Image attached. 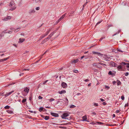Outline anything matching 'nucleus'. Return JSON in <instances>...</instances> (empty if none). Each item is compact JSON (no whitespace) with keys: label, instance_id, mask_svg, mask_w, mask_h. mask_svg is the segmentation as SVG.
I'll list each match as a JSON object with an SVG mask.
<instances>
[{"label":"nucleus","instance_id":"obj_1","mask_svg":"<svg viewBox=\"0 0 129 129\" xmlns=\"http://www.w3.org/2000/svg\"><path fill=\"white\" fill-rule=\"evenodd\" d=\"M9 6L10 7H12L10 9V10L13 11L15 10L16 8V7H15V3L13 1H12L9 4Z\"/></svg>","mask_w":129,"mask_h":129},{"label":"nucleus","instance_id":"obj_2","mask_svg":"<svg viewBox=\"0 0 129 129\" xmlns=\"http://www.w3.org/2000/svg\"><path fill=\"white\" fill-rule=\"evenodd\" d=\"M69 112L64 113L62 115L61 117L62 119H65V118L69 116Z\"/></svg>","mask_w":129,"mask_h":129},{"label":"nucleus","instance_id":"obj_3","mask_svg":"<svg viewBox=\"0 0 129 129\" xmlns=\"http://www.w3.org/2000/svg\"><path fill=\"white\" fill-rule=\"evenodd\" d=\"M55 33V31L52 32L49 35L48 37L45 39L44 40H46L47 39L49 40V38L51 37Z\"/></svg>","mask_w":129,"mask_h":129},{"label":"nucleus","instance_id":"obj_4","mask_svg":"<svg viewBox=\"0 0 129 129\" xmlns=\"http://www.w3.org/2000/svg\"><path fill=\"white\" fill-rule=\"evenodd\" d=\"M109 65L111 67H116V64L113 61L109 63Z\"/></svg>","mask_w":129,"mask_h":129},{"label":"nucleus","instance_id":"obj_5","mask_svg":"<svg viewBox=\"0 0 129 129\" xmlns=\"http://www.w3.org/2000/svg\"><path fill=\"white\" fill-rule=\"evenodd\" d=\"M61 85L63 88H66L67 87V84L65 82H63L61 84Z\"/></svg>","mask_w":129,"mask_h":129},{"label":"nucleus","instance_id":"obj_6","mask_svg":"<svg viewBox=\"0 0 129 129\" xmlns=\"http://www.w3.org/2000/svg\"><path fill=\"white\" fill-rule=\"evenodd\" d=\"M11 18V17L10 16H8L7 17H5L3 20L4 21H7L8 20L10 19Z\"/></svg>","mask_w":129,"mask_h":129},{"label":"nucleus","instance_id":"obj_7","mask_svg":"<svg viewBox=\"0 0 129 129\" xmlns=\"http://www.w3.org/2000/svg\"><path fill=\"white\" fill-rule=\"evenodd\" d=\"M51 114L52 116L55 117H58L59 116L58 114L56 113L51 112Z\"/></svg>","mask_w":129,"mask_h":129},{"label":"nucleus","instance_id":"obj_8","mask_svg":"<svg viewBox=\"0 0 129 129\" xmlns=\"http://www.w3.org/2000/svg\"><path fill=\"white\" fill-rule=\"evenodd\" d=\"M14 92V91H12L10 92L7 93L5 95V96L6 97L7 96H9L10 94H12V93Z\"/></svg>","mask_w":129,"mask_h":129},{"label":"nucleus","instance_id":"obj_9","mask_svg":"<svg viewBox=\"0 0 129 129\" xmlns=\"http://www.w3.org/2000/svg\"><path fill=\"white\" fill-rule=\"evenodd\" d=\"M60 103L61 104H62L63 103V100L62 99H60L59 101H58L57 104H58Z\"/></svg>","mask_w":129,"mask_h":129},{"label":"nucleus","instance_id":"obj_10","mask_svg":"<svg viewBox=\"0 0 129 129\" xmlns=\"http://www.w3.org/2000/svg\"><path fill=\"white\" fill-rule=\"evenodd\" d=\"M92 53L94 54L97 55H102V54L100 52H96L94 51H93Z\"/></svg>","mask_w":129,"mask_h":129},{"label":"nucleus","instance_id":"obj_11","mask_svg":"<svg viewBox=\"0 0 129 129\" xmlns=\"http://www.w3.org/2000/svg\"><path fill=\"white\" fill-rule=\"evenodd\" d=\"M24 91L25 92L28 93L29 91V88L26 87L24 88Z\"/></svg>","mask_w":129,"mask_h":129},{"label":"nucleus","instance_id":"obj_12","mask_svg":"<svg viewBox=\"0 0 129 129\" xmlns=\"http://www.w3.org/2000/svg\"><path fill=\"white\" fill-rule=\"evenodd\" d=\"M35 11L34 9H31L29 10V14H31L32 13H35Z\"/></svg>","mask_w":129,"mask_h":129},{"label":"nucleus","instance_id":"obj_13","mask_svg":"<svg viewBox=\"0 0 129 129\" xmlns=\"http://www.w3.org/2000/svg\"><path fill=\"white\" fill-rule=\"evenodd\" d=\"M66 92V91L65 90H62L61 91H59L58 93H59L60 94H64Z\"/></svg>","mask_w":129,"mask_h":129},{"label":"nucleus","instance_id":"obj_14","mask_svg":"<svg viewBox=\"0 0 129 129\" xmlns=\"http://www.w3.org/2000/svg\"><path fill=\"white\" fill-rule=\"evenodd\" d=\"M122 66L121 65H119L117 67V68L118 71H120L122 69Z\"/></svg>","mask_w":129,"mask_h":129},{"label":"nucleus","instance_id":"obj_15","mask_svg":"<svg viewBox=\"0 0 129 129\" xmlns=\"http://www.w3.org/2000/svg\"><path fill=\"white\" fill-rule=\"evenodd\" d=\"M104 57L105 58V60H106L110 58L109 57H108L107 55H104Z\"/></svg>","mask_w":129,"mask_h":129},{"label":"nucleus","instance_id":"obj_16","mask_svg":"<svg viewBox=\"0 0 129 129\" xmlns=\"http://www.w3.org/2000/svg\"><path fill=\"white\" fill-rule=\"evenodd\" d=\"M8 58H9L7 57V58H5L3 59H0V62H2V61H6L7 60Z\"/></svg>","mask_w":129,"mask_h":129},{"label":"nucleus","instance_id":"obj_17","mask_svg":"<svg viewBox=\"0 0 129 129\" xmlns=\"http://www.w3.org/2000/svg\"><path fill=\"white\" fill-rule=\"evenodd\" d=\"M82 119L83 121H86V119H87V116L86 115L83 116L82 117Z\"/></svg>","mask_w":129,"mask_h":129},{"label":"nucleus","instance_id":"obj_18","mask_svg":"<svg viewBox=\"0 0 129 129\" xmlns=\"http://www.w3.org/2000/svg\"><path fill=\"white\" fill-rule=\"evenodd\" d=\"M51 28L49 29V30L46 32V33L45 34V36H47V35L48 34V33L51 31Z\"/></svg>","mask_w":129,"mask_h":129},{"label":"nucleus","instance_id":"obj_19","mask_svg":"<svg viewBox=\"0 0 129 129\" xmlns=\"http://www.w3.org/2000/svg\"><path fill=\"white\" fill-rule=\"evenodd\" d=\"M66 14V13H65L60 18L62 20L65 16Z\"/></svg>","mask_w":129,"mask_h":129},{"label":"nucleus","instance_id":"obj_20","mask_svg":"<svg viewBox=\"0 0 129 129\" xmlns=\"http://www.w3.org/2000/svg\"><path fill=\"white\" fill-rule=\"evenodd\" d=\"M117 85H120L121 84V82L119 80H117Z\"/></svg>","mask_w":129,"mask_h":129},{"label":"nucleus","instance_id":"obj_21","mask_svg":"<svg viewBox=\"0 0 129 129\" xmlns=\"http://www.w3.org/2000/svg\"><path fill=\"white\" fill-rule=\"evenodd\" d=\"M121 31L120 30H119L118 31H117V32L116 33H115L114 34L112 35V36H115L116 35V34H118Z\"/></svg>","mask_w":129,"mask_h":129},{"label":"nucleus","instance_id":"obj_22","mask_svg":"<svg viewBox=\"0 0 129 129\" xmlns=\"http://www.w3.org/2000/svg\"><path fill=\"white\" fill-rule=\"evenodd\" d=\"M110 87L109 86H108L106 85H105V89H107V90H108V89H109L110 88Z\"/></svg>","mask_w":129,"mask_h":129},{"label":"nucleus","instance_id":"obj_23","mask_svg":"<svg viewBox=\"0 0 129 129\" xmlns=\"http://www.w3.org/2000/svg\"><path fill=\"white\" fill-rule=\"evenodd\" d=\"M6 31V30H4V31H3V33H9V34H11L12 33V31H8L6 32L5 31Z\"/></svg>","mask_w":129,"mask_h":129},{"label":"nucleus","instance_id":"obj_24","mask_svg":"<svg viewBox=\"0 0 129 129\" xmlns=\"http://www.w3.org/2000/svg\"><path fill=\"white\" fill-rule=\"evenodd\" d=\"M7 111L8 113L10 114H11L13 113V111L11 110H7Z\"/></svg>","mask_w":129,"mask_h":129},{"label":"nucleus","instance_id":"obj_25","mask_svg":"<svg viewBox=\"0 0 129 129\" xmlns=\"http://www.w3.org/2000/svg\"><path fill=\"white\" fill-rule=\"evenodd\" d=\"M46 36L45 35V34L43 35L42 36L40 37V40H41L42 38L45 37Z\"/></svg>","mask_w":129,"mask_h":129},{"label":"nucleus","instance_id":"obj_26","mask_svg":"<svg viewBox=\"0 0 129 129\" xmlns=\"http://www.w3.org/2000/svg\"><path fill=\"white\" fill-rule=\"evenodd\" d=\"M49 116H45L44 119L46 120H48L49 119Z\"/></svg>","mask_w":129,"mask_h":129},{"label":"nucleus","instance_id":"obj_27","mask_svg":"<svg viewBox=\"0 0 129 129\" xmlns=\"http://www.w3.org/2000/svg\"><path fill=\"white\" fill-rule=\"evenodd\" d=\"M90 1L89 0H86V3L83 5L84 7H85L86 5V4Z\"/></svg>","mask_w":129,"mask_h":129},{"label":"nucleus","instance_id":"obj_28","mask_svg":"<svg viewBox=\"0 0 129 129\" xmlns=\"http://www.w3.org/2000/svg\"><path fill=\"white\" fill-rule=\"evenodd\" d=\"M79 61V60L78 59H77L76 60H74L72 62L74 63H76L78 61Z\"/></svg>","mask_w":129,"mask_h":129},{"label":"nucleus","instance_id":"obj_29","mask_svg":"<svg viewBox=\"0 0 129 129\" xmlns=\"http://www.w3.org/2000/svg\"><path fill=\"white\" fill-rule=\"evenodd\" d=\"M128 63H125L124 62H121V63H120V64L121 65H126V64H127Z\"/></svg>","mask_w":129,"mask_h":129},{"label":"nucleus","instance_id":"obj_30","mask_svg":"<svg viewBox=\"0 0 129 129\" xmlns=\"http://www.w3.org/2000/svg\"><path fill=\"white\" fill-rule=\"evenodd\" d=\"M77 39V38L75 36H74L73 37V38H72V40H76Z\"/></svg>","mask_w":129,"mask_h":129},{"label":"nucleus","instance_id":"obj_31","mask_svg":"<svg viewBox=\"0 0 129 129\" xmlns=\"http://www.w3.org/2000/svg\"><path fill=\"white\" fill-rule=\"evenodd\" d=\"M113 26V25L112 24H111L109 25L107 27H108V28H109L110 27H112V26Z\"/></svg>","mask_w":129,"mask_h":129},{"label":"nucleus","instance_id":"obj_32","mask_svg":"<svg viewBox=\"0 0 129 129\" xmlns=\"http://www.w3.org/2000/svg\"><path fill=\"white\" fill-rule=\"evenodd\" d=\"M76 107V106L74 105H71L70 106V108H74Z\"/></svg>","mask_w":129,"mask_h":129},{"label":"nucleus","instance_id":"obj_33","mask_svg":"<svg viewBox=\"0 0 129 129\" xmlns=\"http://www.w3.org/2000/svg\"><path fill=\"white\" fill-rule=\"evenodd\" d=\"M20 28H18L16 29L15 30H14V32H16V33L18 31H19V29Z\"/></svg>","mask_w":129,"mask_h":129},{"label":"nucleus","instance_id":"obj_34","mask_svg":"<svg viewBox=\"0 0 129 129\" xmlns=\"http://www.w3.org/2000/svg\"><path fill=\"white\" fill-rule=\"evenodd\" d=\"M93 106L95 107H97L98 106V104L97 103H94L93 104Z\"/></svg>","mask_w":129,"mask_h":129},{"label":"nucleus","instance_id":"obj_35","mask_svg":"<svg viewBox=\"0 0 129 129\" xmlns=\"http://www.w3.org/2000/svg\"><path fill=\"white\" fill-rule=\"evenodd\" d=\"M98 64H99L101 65H102L103 66H106V65L105 64L101 62H99L98 63Z\"/></svg>","mask_w":129,"mask_h":129},{"label":"nucleus","instance_id":"obj_36","mask_svg":"<svg viewBox=\"0 0 129 129\" xmlns=\"http://www.w3.org/2000/svg\"><path fill=\"white\" fill-rule=\"evenodd\" d=\"M10 108V107L9 106L7 105L4 107V108L5 109H8Z\"/></svg>","mask_w":129,"mask_h":129},{"label":"nucleus","instance_id":"obj_37","mask_svg":"<svg viewBox=\"0 0 129 129\" xmlns=\"http://www.w3.org/2000/svg\"><path fill=\"white\" fill-rule=\"evenodd\" d=\"M54 100H55L54 99L52 98L49 100V101L50 102H51L53 101H54Z\"/></svg>","mask_w":129,"mask_h":129},{"label":"nucleus","instance_id":"obj_38","mask_svg":"<svg viewBox=\"0 0 129 129\" xmlns=\"http://www.w3.org/2000/svg\"><path fill=\"white\" fill-rule=\"evenodd\" d=\"M43 107H40L39 109V111L40 112H41L43 110Z\"/></svg>","mask_w":129,"mask_h":129},{"label":"nucleus","instance_id":"obj_39","mask_svg":"<svg viewBox=\"0 0 129 129\" xmlns=\"http://www.w3.org/2000/svg\"><path fill=\"white\" fill-rule=\"evenodd\" d=\"M26 99H24L22 101V102L23 103H24L25 102H26Z\"/></svg>","mask_w":129,"mask_h":129},{"label":"nucleus","instance_id":"obj_40","mask_svg":"<svg viewBox=\"0 0 129 129\" xmlns=\"http://www.w3.org/2000/svg\"><path fill=\"white\" fill-rule=\"evenodd\" d=\"M126 67H127V70L129 71V64H127L126 66Z\"/></svg>","mask_w":129,"mask_h":129},{"label":"nucleus","instance_id":"obj_41","mask_svg":"<svg viewBox=\"0 0 129 129\" xmlns=\"http://www.w3.org/2000/svg\"><path fill=\"white\" fill-rule=\"evenodd\" d=\"M108 74L109 75H112L113 74L112 73V72L111 71H109V72L108 73Z\"/></svg>","mask_w":129,"mask_h":129},{"label":"nucleus","instance_id":"obj_42","mask_svg":"<svg viewBox=\"0 0 129 129\" xmlns=\"http://www.w3.org/2000/svg\"><path fill=\"white\" fill-rule=\"evenodd\" d=\"M105 36H103V37H102L100 39V40H102L103 39H105Z\"/></svg>","mask_w":129,"mask_h":129},{"label":"nucleus","instance_id":"obj_43","mask_svg":"<svg viewBox=\"0 0 129 129\" xmlns=\"http://www.w3.org/2000/svg\"><path fill=\"white\" fill-rule=\"evenodd\" d=\"M40 9V7H36V9L37 10H39V9Z\"/></svg>","mask_w":129,"mask_h":129},{"label":"nucleus","instance_id":"obj_44","mask_svg":"<svg viewBox=\"0 0 129 129\" xmlns=\"http://www.w3.org/2000/svg\"><path fill=\"white\" fill-rule=\"evenodd\" d=\"M66 100L67 101V102H66V103L67 105H68V99H67V98H66Z\"/></svg>","mask_w":129,"mask_h":129},{"label":"nucleus","instance_id":"obj_45","mask_svg":"<svg viewBox=\"0 0 129 129\" xmlns=\"http://www.w3.org/2000/svg\"><path fill=\"white\" fill-rule=\"evenodd\" d=\"M101 22H102L101 21H100L98 22H97V23L96 25H98V24H99Z\"/></svg>","mask_w":129,"mask_h":129},{"label":"nucleus","instance_id":"obj_46","mask_svg":"<svg viewBox=\"0 0 129 129\" xmlns=\"http://www.w3.org/2000/svg\"><path fill=\"white\" fill-rule=\"evenodd\" d=\"M124 74L125 76H127L128 75V72H126Z\"/></svg>","mask_w":129,"mask_h":129},{"label":"nucleus","instance_id":"obj_47","mask_svg":"<svg viewBox=\"0 0 129 129\" xmlns=\"http://www.w3.org/2000/svg\"><path fill=\"white\" fill-rule=\"evenodd\" d=\"M121 99L122 100H124V97L123 96H121Z\"/></svg>","mask_w":129,"mask_h":129},{"label":"nucleus","instance_id":"obj_48","mask_svg":"<svg viewBox=\"0 0 129 129\" xmlns=\"http://www.w3.org/2000/svg\"><path fill=\"white\" fill-rule=\"evenodd\" d=\"M47 51H45V52L44 53V54H43V55H42L41 56V58H40V59H41V58H42V57L43 56L44 54H45L46 53V52Z\"/></svg>","mask_w":129,"mask_h":129},{"label":"nucleus","instance_id":"obj_49","mask_svg":"<svg viewBox=\"0 0 129 129\" xmlns=\"http://www.w3.org/2000/svg\"><path fill=\"white\" fill-rule=\"evenodd\" d=\"M93 66H94L97 67L96 64L95 63H94L93 64Z\"/></svg>","mask_w":129,"mask_h":129},{"label":"nucleus","instance_id":"obj_50","mask_svg":"<svg viewBox=\"0 0 129 129\" xmlns=\"http://www.w3.org/2000/svg\"><path fill=\"white\" fill-rule=\"evenodd\" d=\"M23 41H19L18 42V43H22L23 42Z\"/></svg>","mask_w":129,"mask_h":129},{"label":"nucleus","instance_id":"obj_51","mask_svg":"<svg viewBox=\"0 0 129 129\" xmlns=\"http://www.w3.org/2000/svg\"><path fill=\"white\" fill-rule=\"evenodd\" d=\"M48 80H46V81H45L43 83V84H45L47 82V81H48Z\"/></svg>","mask_w":129,"mask_h":129},{"label":"nucleus","instance_id":"obj_52","mask_svg":"<svg viewBox=\"0 0 129 129\" xmlns=\"http://www.w3.org/2000/svg\"><path fill=\"white\" fill-rule=\"evenodd\" d=\"M38 98H39V99H42V96H39L38 97Z\"/></svg>","mask_w":129,"mask_h":129},{"label":"nucleus","instance_id":"obj_53","mask_svg":"<svg viewBox=\"0 0 129 129\" xmlns=\"http://www.w3.org/2000/svg\"><path fill=\"white\" fill-rule=\"evenodd\" d=\"M61 20L60 18L58 20V21L57 23H58Z\"/></svg>","mask_w":129,"mask_h":129},{"label":"nucleus","instance_id":"obj_54","mask_svg":"<svg viewBox=\"0 0 129 129\" xmlns=\"http://www.w3.org/2000/svg\"><path fill=\"white\" fill-rule=\"evenodd\" d=\"M128 103H127V104H126L125 105V106H124V107H125L126 106H128Z\"/></svg>","mask_w":129,"mask_h":129},{"label":"nucleus","instance_id":"obj_55","mask_svg":"<svg viewBox=\"0 0 129 129\" xmlns=\"http://www.w3.org/2000/svg\"><path fill=\"white\" fill-rule=\"evenodd\" d=\"M78 72V71L77 70H74V72L75 73H77Z\"/></svg>","mask_w":129,"mask_h":129},{"label":"nucleus","instance_id":"obj_56","mask_svg":"<svg viewBox=\"0 0 129 129\" xmlns=\"http://www.w3.org/2000/svg\"><path fill=\"white\" fill-rule=\"evenodd\" d=\"M85 82H88L89 81V80L88 79H86L84 80Z\"/></svg>","mask_w":129,"mask_h":129},{"label":"nucleus","instance_id":"obj_57","mask_svg":"<svg viewBox=\"0 0 129 129\" xmlns=\"http://www.w3.org/2000/svg\"><path fill=\"white\" fill-rule=\"evenodd\" d=\"M103 104L104 105H106V103L105 102H104L103 103Z\"/></svg>","mask_w":129,"mask_h":129},{"label":"nucleus","instance_id":"obj_58","mask_svg":"<svg viewBox=\"0 0 129 129\" xmlns=\"http://www.w3.org/2000/svg\"><path fill=\"white\" fill-rule=\"evenodd\" d=\"M10 29L12 30H15V28H13L11 27L10 28Z\"/></svg>","mask_w":129,"mask_h":129},{"label":"nucleus","instance_id":"obj_59","mask_svg":"<svg viewBox=\"0 0 129 129\" xmlns=\"http://www.w3.org/2000/svg\"><path fill=\"white\" fill-rule=\"evenodd\" d=\"M13 46H15V47H17V45L16 44H13Z\"/></svg>","mask_w":129,"mask_h":129},{"label":"nucleus","instance_id":"obj_60","mask_svg":"<svg viewBox=\"0 0 129 129\" xmlns=\"http://www.w3.org/2000/svg\"><path fill=\"white\" fill-rule=\"evenodd\" d=\"M25 39H22L21 38H20L19 39V40H24Z\"/></svg>","mask_w":129,"mask_h":129},{"label":"nucleus","instance_id":"obj_61","mask_svg":"<svg viewBox=\"0 0 129 129\" xmlns=\"http://www.w3.org/2000/svg\"><path fill=\"white\" fill-rule=\"evenodd\" d=\"M100 100L102 102L104 101H105V100L104 99L101 98L100 99Z\"/></svg>","mask_w":129,"mask_h":129},{"label":"nucleus","instance_id":"obj_62","mask_svg":"<svg viewBox=\"0 0 129 129\" xmlns=\"http://www.w3.org/2000/svg\"><path fill=\"white\" fill-rule=\"evenodd\" d=\"M85 57L84 56H83L81 57V59H82Z\"/></svg>","mask_w":129,"mask_h":129},{"label":"nucleus","instance_id":"obj_63","mask_svg":"<svg viewBox=\"0 0 129 129\" xmlns=\"http://www.w3.org/2000/svg\"><path fill=\"white\" fill-rule=\"evenodd\" d=\"M4 5V4L3 3H0V6H2Z\"/></svg>","mask_w":129,"mask_h":129},{"label":"nucleus","instance_id":"obj_64","mask_svg":"<svg viewBox=\"0 0 129 129\" xmlns=\"http://www.w3.org/2000/svg\"><path fill=\"white\" fill-rule=\"evenodd\" d=\"M120 112V111L119 110H117L116 111V112L117 113H119Z\"/></svg>","mask_w":129,"mask_h":129}]
</instances>
